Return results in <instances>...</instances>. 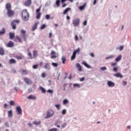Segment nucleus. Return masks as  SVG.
<instances>
[{
  "label": "nucleus",
  "mask_w": 131,
  "mask_h": 131,
  "mask_svg": "<svg viewBox=\"0 0 131 131\" xmlns=\"http://www.w3.org/2000/svg\"><path fill=\"white\" fill-rule=\"evenodd\" d=\"M84 7H85V4H84L83 6H80L79 7L80 10L82 11V10H83V9H84Z\"/></svg>",
  "instance_id": "nucleus-43"
},
{
  "label": "nucleus",
  "mask_w": 131,
  "mask_h": 131,
  "mask_svg": "<svg viewBox=\"0 0 131 131\" xmlns=\"http://www.w3.org/2000/svg\"><path fill=\"white\" fill-rule=\"evenodd\" d=\"M65 126H66V123H63V124L61 125L62 128H64V127H65Z\"/></svg>",
  "instance_id": "nucleus-54"
},
{
  "label": "nucleus",
  "mask_w": 131,
  "mask_h": 131,
  "mask_svg": "<svg viewBox=\"0 0 131 131\" xmlns=\"http://www.w3.org/2000/svg\"><path fill=\"white\" fill-rule=\"evenodd\" d=\"M80 51V49L78 48L77 50H74V51L73 53V55L71 58V60L72 61L76 58V54L77 53H79V51Z\"/></svg>",
  "instance_id": "nucleus-6"
},
{
  "label": "nucleus",
  "mask_w": 131,
  "mask_h": 131,
  "mask_svg": "<svg viewBox=\"0 0 131 131\" xmlns=\"http://www.w3.org/2000/svg\"><path fill=\"white\" fill-rule=\"evenodd\" d=\"M114 75L116 77H118L119 78H122L123 77V76L122 74H121L120 73H117L115 74Z\"/></svg>",
  "instance_id": "nucleus-18"
},
{
  "label": "nucleus",
  "mask_w": 131,
  "mask_h": 131,
  "mask_svg": "<svg viewBox=\"0 0 131 131\" xmlns=\"http://www.w3.org/2000/svg\"><path fill=\"white\" fill-rule=\"evenodd\" d=\"M19 72L21 73L22 75L25 74V75L28 74V71L26 70L21 69L19 70Z\"/></svg>",
  "instance_id": "nucleus-14"
},
{
  "label": "nucleus",
  "mask_w": 131,
  "mask_h": 131,
  "mask_svg": "<svg viewBox=\"0 0 131 131\" xmlns=\"http://www.w3.org/2000/svg\"><path fill=\"white\" fill-rule=\"evenodd\" d=\"M9 104L10 105V106H14L15 102H14V101L12 100L9 101Z\"/></svg>",
  "instance_id": "nucleus-35"
},
{
  "label": "nucleus",
  "mask_w": 131,
  "mask_h": 131,
  "mask_svg": "<svg viewBox=\"0 0 131 131\" xmlns=\"http://www.w3.org/2000/svg\"><path fill=\"white\" fill-rule=\"evenodd\" d=\"M76 68L78 69V71L81 72L82 71V68L81 67V66L79 63H76Z\"/></svg>",
  "instance_id": "nucleus-16"
},
{
  "label": "nucleus",
  "mask_w": 131,
  "mask_h": 131,
  "mask_svg": "<svg viewBox=\"0 0 131 131\" xmlns=\"http://www.w3.org/2000/svg\"><path fill=\"white\" fill-rule=\"evenodd\" d=\"M33 124H34V125H39V124H40V121H34Z\"/></svg>",
  "instance_id": "nucleus-33"
},
{
  "label": "nucleus",
  "mask_w": 131,
  "mask_h": 131,
  "mask_svg": "<svg viewBox=\"0 0 131 131\" xmlns=\"http://www.w3.org/2000/svg\"><path fill=\"white\" fill-rule=\"evenodd\" d=\"M29 13H28L27 9L23 10L21 11V17L23 21H28V19H29Z\"/></svg>",
  "instance_id": "nucleus-1"
},
{
  "label": "nucleus",
  "mask_w": 131,
  "mask_h": 131,
  "mask_svg": "<svg viewBox=\"0 0 131 131\" xmlns=\"http://www.w3.org/2000/svg\"><path fill=\"white\" fill-rule=\"evenodd\" d=\"M33 55L34 58H35L36 57H38V53L37 51H36V50L33 51Z\"/></svg>",
  "instance_id": "nucleus-20"
},
{
  "label": "nucleus",
  "mask_w": 131,
  "mask_h": 131,
  "mask_svg": "<svg viewBox=\"0 0 131 131\" xmlns=\"http://www.w3.org/2000/svg\"><path fill=\"white\" fill-rule=\"evenodd\" d=\"M73 86H74V88H80L79 84H77V83L74 84Z\"/></svg>",
  "instance_id": "nucleus-37"
},
{
  "label": "nucleus",
  "mask_w": 131,
  "mask_h": 131,
  "mask_svg": "<svg viewBox=\"0 0 131 131\" xmlns=\"http://www.w3.org/2000/svg\"><path fill=\"white\" fill-rule=\"evenodd\" d=\"M37 66H38V64L34 65V66H33V69H37Z\"/></svg>",
  "instance_id": "nucleus-50"
},
{
  "label": "nucleus",
  "mask_w": 131,
  "mask_h": 131,
  "mask_svg": "<svg viewBox=\"0 0 131 131\" xmlns=\"http://www.w3.org/2000/svg\"><path fill=\"white\" fill-rule=\"evenodd\" d=\"M14 45L15 44L14 43V42H13L12 41H9L7 45V47L8 48H13V47H14Z\"/></svg>",
  "instance_id": "nucleus-12"
},
{
  "label": "nucleus",
  "mask_w": 131,
  "mask_h": 131,
  "mask_svg": "<svg viewBox=\"0 0 131 131\" xmlns=\"http://www.w3.org/2000/svg\"><path fill=\"white\" fill-rule=\"evenodd\" d=\"M75 40H76V41H77V40H78V36H77V35H75Z\"/></svg>",
  "instance_id": "nucleus-47"
},
{
  "label": "nucleus",
  "mask_w": 131,
  "mask_h": 131,
  "mask_svg": "<svg viewBox=\"0 0 131 131\" xmlns=\"http://www.w3.org/2000/svg\"><path fill=\"white\" fill-rule=\"evenodd\" d=\"M16 111L17 112V115H20V114H22V109L19 106L16 107Z\"/></svg>",
  "instance_id": "nucleus-13"
},
{
  "label": "nucleus",
  "mask_w": 131,
  "mask_h": 131,
  "mask_svg": "<svg viewBox=\"0 0 131 131\" xmlns=\"http://www.w3.org/2000/svg\"><path fill=\"white\" fill-rule=\"evenodd\" d=\"M82 64L83 65H84V66L86 67V68H89V69L92 68V67H91V66H90V65H89L88 63H86V62H85V61H83V62H82Z\"/></svg>",
  "instance_id": "nucleus-22"
},
{
  "label": "nucleus",
  "mask_w": 131,
  "mask_h": 131,
  "mask_svg": "<svg viewBox=\"0 0 131 131\" xmlns=\"http://www.w3.org/2000/svg\"><path fill=\"white\" fill-rule=\"evenodd\" d=\"M40 89L43 94H46V91L45 88H42V86H40Z\"/></svg>",
  "instance_id": "nucleus-32"
},
{
  "label": "nucleus",
  "mask_w": 131,
  "mask_h": 131,
  "mask_svg": "<svg viewBox=\"0 0 131 131\" xmlns=\"http://www.w3.org/2000/svg\"><path fill=\"white\" fill-rule=\"evenodd\" d=\"M15 58H16V59H18V60H22V59H23L22 56H15Z\"/></svg>",
  "instance_id": "nucleus-38"
},
{
  "label": "nucleus",
  "mask_w": 131,
  "mask_h": 131,
  "mask_svg": "<svg viewBox=\"0 0 131 131\" xmlns=\"http://www.w3.org/2000/svg\"><path fill=\"white\" fill-rule=\"evenodd\" d=\"M7 107H8V104L7 103H5L4 108H5V109H7Z\"/></svg>",
  "instance_id": "nucleus-60"
},
{
  "label": "nucleus",
  "mask_w": 131,
  "mask_h": 131,
  "mask_svg": "<svg viewBox=\"0 0 131 131\" xmlns=\"http://www.w3.org/2000/svg\"><path fill=\"white\" fill-rule=\"evenodd\" d=\"M41 76L43 78H45V77H46V76H47V73H46L45 72L42 73Z\"/></svg>",
  "instance_id": "nucleus-42"
},
{
  "label": "nucleus",
  "mask_w": 131,
  "mask_h": 131,
  "mask_svg": "<svg viewBox=\"0 0 131 131\" xmlns=\"http://www.w3.org/2000/svg\"><path fill=\"white\" fill-rule=\"evenodd\" d=\"M28 55L30 57V59H32V54L30 51L28 53Z\"/></svg>",
  "instance_id": "nucleus-41"
},
{
  "label": "nucleus",
  "mask_w": 131,
  "mask_h": 131,
  "mask_svg": "<svg viewBox=\"0 0 131 131\" xmlns=\"http://www.w3.org/2000/svg\"><path fill=\"white\" fill-rule=\"evenodd\" d=\"M52 65L54 67H58L59 64H58V63L52 62Z\"/></svg>",
  "instance_id": "nucleus-34"
},
{
  "label": "nucleus",
  "mask_w": 131,
  "mask_h": 131,
  "mask_svg": "<svg viewBox=\"0 0 131 131\" xmlns=\"http://www.w3.org/2000/svg\"><path fill=\"white\" fill-rule=\"evenodd\" d=\"M20 23L19 20H14L12 22H11V25L12 27V29H16V24H19Z\"/></svg>",
  "instance_id": "nucleus-5"
},
{
  "label": "nucleus",
  "mask_w": 131,
  "mask_h": 131,
  "mask_svg": "<svg viewBox=\"0 0 131 131\" xmlns=\"http://www.w3.org/2000/svg\"><path fill=\"white\" fill-rule=\"evenodd\" d=\"M45 28H46V25H42L41 27H40V29H45Z\"/></svg>",
  "instance_id": "nucleus-48"
},
{
  "label": "nucleus",
  "mask_w": 131,
  "mask_h": 131,
  "mask_svg": "<svg viewBox=\"0 0 131 131\" xmlns=\"http://www.w3.org/2000/svg\"><path fill=\"white\" fill-rule=\"evenodd\" d=\"M45 69H50V63H47L45 66Z\"/></svg>",
  "instance_id": "nucleus-30"
},
{
  "label": "nucleus",
  "mask_w": 131,
  "mask_h": 131,
  "mask_svg": "<svg viewBox=\"0 0 131 131\" xmlns=\"http://www.w3.org/2000/svg\"><path fill=\"white\" fill-rule=\"evenodd\" d=\"M8 117H12V116H13V111L12 110L11 111H9L8 112Z\"/></svg>",
  "instance_id": "nucleus-26"
},
{
  "label": "nucleus",
  "mask_w": 131,
  "mask_h": 131,
  "mask_svg": "<svg viewBox=\"0 0 131 131\" xmlns=\"http://www.w3.org/2000/svg\"><path fill=\"white\" fill-rule=\"evenodd\" d=\"M28 100H36V97L32 95H30L28 97Z\"/></svg>",
  "instance_id": "nucleus-19"
},
{
  "label": "nucleus",
  "mask_w": 131,
  "mask_h": 131,
  "mask_svg": "<svg viewBox=\"0 0 131 131\" xmlns=\"http://www.w3.org/2000/svg\"><path fill=\"white\" fill-rule=\"evenodd\" d=\"M31 5V0H27L25 2V5L26 7H30Z\"/></svg>",
  "instance_id": "nucleus-17"
},
{
  "label": "nucleus",
  "mask_w": 131,
  "mask_h": 131,
  "mask_svg": "<svg viewBox=\"0 0 131 131\" xmlns=\"http://www.w3.org/2000/svg\"><path fill=\"white\" fill-rule=\"evenodd\" d=\"M70 10H71V8H66L63 12V15H66V14H67L68 13V12H69V11H70Z\"/></svg>",
  "instance_id": "nucleus-21"
},
{
  "label": "nucleus",
  "mask_w": 131,
  "mask_h": 131,
  "mask_svg": "<svg viewBox=\"0 0 131 131\" xmlns=\"http://www.w3.org/2000/svg\"><path fill=\"white\" fill-rule=\"evenodd\" d=\"M79 22H80V19L79 18H77L73 20V25L75 26V27H77L78 25H79Z\"/></svg>",
  "instance_id": "nucleus-4"
},
{
  "label": "nucleus",
  "mask_w": 131,
  "mask_h": 131,
  "mask_svg": "<svg viewBox=\"0 0 131 131\" xmlns=\"http://www.w3.org/2000/svg\"><path fill=\"white\" fill-rule=\"evenodd\" d=\"M107 85H108L110 88H113V86H115V83L111 81H108Z\"/></svg>",
  "instance_id": "nucleus-15"
},
{
  "label": "nucleus",
  "mask_w": 131,
  "mask_h": 131,
  "mask_svg": "<svg viewBox=\"0 0 131 131\" xmlns=\"http://www.w3.org/2000/svg\"><path fill=\"white\" fill-rule=\"evenodd\" d=\"M0 55H2V56L5 55V50L3 48H0Z\"/></svg>",
  "instance_id": "nucleus-29"
},
{
  "label": "nucleus",
  "mask_w": 131,
  "mask_h": 131,
  "mask_svg": "<svg viewBox=\"0 0 131 131\" xmlns=\"http://www.w3.org/2000/svg\"><path fill=\"white\" fill-rule=\"evenodd\" d=\"M53 35V34L52 33H50L49 34V38H51Z\"/></svg>",
  "instance_id": "nucleus-63"
},
{
  "label": "nucleus",
  "mask_w": 131,
  "mask_h": 131,
  "mask_svg": "<svg viewBox=\"0 0 131 131\" xmlns=\"http://www.w3.org/2000/svg\"><path fill=\"white\" fill-rule=\"evenodd\" d=\"M101 70H102V71H104L107 69V68L106 67H103L100 68Z\"/></svg>",
  "instance_id": "nucleus-45"
},
{
  "label": "nucleus",
  "mask_w": 131,
  "mask_h": 131,
  "mask_svg": "<svg viewBox=\"0 0 131 131\" xmlns=\"http://www.w3.org/2000/svg\"><path fill=\"white\" fill-rule=\"evenodd\" d=\"M61 113L63 115H65V114L66 113V110H62Z\"/></svg>",
  "instance_id": "nucleus-49"
},
{
  "label": "nucleus",
  "mask_w": 131,
  "mask_h": 131,
  "mask_svg": "<svg viewBox=\"0 0 131 131\" xmlns=\"http://www.w3.org/2000/svg\"><path fill=\"white\" fill-rule=\"evenodd\" d=\"M53 115H54V111H53V110H49L47 112L46 118H50V117H52Z\"/></svg>",
  "instance_id": "nucleus-8"
},
{
  "label": "nucleus",
  "mask_w": 131,
  "mask_h": 131,
  "mask_svg": "<svg viewBox=\"0 0 131 131\" xmlns=\"http://www.w3.org/2000/svg\"><path fill=\"white\" fill-rule=\"evenodd\" d=\"M55 106L57 108V110H59L61 107V105L60 104H56Z\"/></svg>",
  "instance_id": "nucleus-39"
},
{
  "label": "nucleus",
  "mask_w": 131,
  "mask_h": 131,
  "mask_svg": "<svg viewBox=\"0 0 131 131\" xmlns=\"http://www.w3.org/2000/svg\"><path fill=\"white\" fill-rule=\"evenodd\" d=\"M61 60H62V64H65V62L66 61V57L63 56L61 58Z\"/></svg>",
  "instance_id": "nucleus-31"
},
{
  "label": "nucleus",
  "mask_w": 131,
  "mask_h": 131,
  "mask_svg": "<svg viewBox=\"0 0 131 131\" xmlns=\"http://www.w3.org/2000/svg\"><path fill=\"white\" fill-rule=\"evenodd\" d=\"M24 80L27 84H32V81L30 80V79L27 78V77H25L24 78Z\"/></svg>",
  "instance_id": "nucleus-9"
},
{
  "label": "nucleus",
  "mask_w": 131,
  "mask_h": 131,
  "mask_svg": "<svg viewBox=\"0 0 131 131\" xmlns=\"http://www.w3.org/2000/svg\"><path fill=\"white\" fill-rule=\"evenodd\" d=\"M127 84V83L126 82V81H123V84L124 85H126Z\"/></svg>",
  "instance_id": "nucleus-58"
},
{
  "label": "nucleus",
  "mask_w": 131,
  "mask_h": 131,
  "mask_svg": "<svg viewBox=\"0 0 131 131\" xmlns=\"http://www.w3.org/2000/svg\"><path fill=\"white\" fill-rule=\"evenodd\" d=\"M9 36H10V39H13V38H14V37H15V33L10 32L9 33Z\"/></svg>",
  "instance_id": "nucleus-23"
},
{
  "label": "nucleus",
  "mask_w": 131,
  "mask_h": 131,
  "mask_svg": "<svg viewBox=\"0 0 131 131\" xmlns=\"http://www.w3.org/2000/svg\"><path fill=\"white\" fill-rule=\"evenodd\" d=\"M5 126H6L7 127H9V123L6 122L5 123Z\"/></svg>",
  "instance_id": "nucleus-57"
},
{
  "label": "nucleus",
  "mask_w": 131,
  "mask_h": 131,
  "mask_svg": "<svg viewBox=\"0 0 131 131\" xmlns=\"http://www.w3.org/2000/svg\"><path fill=\"white\" fill-rule=\"evenodd\" d=\"M87 23H88V21L84 20V23L83 24V26H86Z\"/></svg>",
  "instance_id": "nucleus-55"
},
{
  "label": "nucleus",
  "mask_w": 131,
  "mask_h": 131,
  "mask_svg": "<svg viewBox=\"0 0 131 131\" xmlns=\"http://www.w3.org/2000/svg\"><path fill=\"white\" fill-rule=\"evenodd\" d=\"M90 56H91L92 58H94V57H95V54H94V53H91Z\"/></svg>",
  "instance_id": "nucleus-62"
},
{
  "label": "nucleus",
  "mask_w": 131,
  "mask_h": 131,
  "mask_svg": "<svg viewBox=\"0 0 131 131\" xmlns=\"http://www.w3.org/2000/svg\"><path fill=\"white\" fill-rule=\"evenodd\" d=\"M40 9H41V7H40L39 8L36 9V19H40V17H41V13L39 12H40Z\"/></svg>",
  "instance_id": "nucleus-7"
},
{
  "label": "nucleus",
  "mask_w": 131,
  "mask_h": 131,
  "mask_svg": "<svg viewBox=\"0 0 131 131\" xmlns=\"http://www.w3.org/2000/svg\"><path fill=\"white\" fill-rule=\"evenodd\" d=\"M9 63L10 64H16V60L12 58L9 60Z\"/></svg>",
  "instance_id": "nucleus-24"
},
{
  "label": "nucleus",
  "mask_w": 131,
  "mask_h": 131,
  "mask_svg": "<svg viewBox=\"0 0 131 131\" xmlns=\"http://www.w3.org/2000/svg\"><path fill=\"white\" fill-rule=\"evenodd\" d=\"M6 33V29L3 28L1 31H0V35H3Z\"/></svg>",
  "instance_id": "nucleus-25"
},
{
  "label": "nucleus",
  "mask_w": 131,
  "mask_h": 131,
  "mask_svg": "<svg viewBox=\"0 0 131 131\" xmlns=\"http://www.w3.org/2000/svg\"><path fill=\"white\" fill-rule=\"evenodd\" d=\"M67 20H70V16H69V15L67 16Z\"/></svg>",
  "instance_id": "nucleus-64"
},
{
  "label": "nucleus",
  "mask_w": 131,
  "mask_h": 131,
  "mask_svg": "<svg viewBox=\"0 0 131 131\" xmlns=\"http://www.w3.org/2000/svg\"><path fill=\"white\" fill-rule=\"evenodd\" d=\"M84 79H85L84 77H82L80 78L79 80L80 81H84Z\"/></svg>",
  "instance_id": "nucleus-56"
},
{
  "label": "nucleus",
  "mask_w": 131,
  "mask_h": 131,
  "mask_svg": "<svg viewBox=\"0 0 131 131\" xmlns=\"http://www.w3.org/2000/svg\"><path fill=\"white\" fill-rule=\"evenodd\" d=\"M67 6V4H63L62 5V8H65Z\"/></svg>",
  "instance_id": "nucleus-59"
},
{
  "label": "nucleus",
  "mask_w": 131,
  "mask_h": 131,
  "mask_svg": "<svg viewBox=\"0 0 131 131\" xmlns=\"http://www.w3.org/2000/svg\"><path fill=\"white\" fill-rule=\"evenodd\" d=\"M67 103H68V100L67 99H64L63 101V103L66 104Z\"/></svg>",
  "instance_id": "nucleus-46"
},
{
  "label": "nucleus",
  "mask_w": 131,
  "mask_h": 131,
  "mask_svg": "<svg viewBox=\"0 0 131 131\" xmlns=\"http://www.w3.org/2000/svg\"><path fill=\"white\" fill-rule=\"evenodd\" d=\"M122 58V56L121 55H119L116 58V59H115L116 62H119V61H120V60H121Z\"/></svg>",
  "instance_id": "nucleus-28"
},
{
  "label": "nucleus",
  "mask_w": 131,
  "mask_h": 131,
  "mask_svg": "<svg viewBox=\"0 0 131 131\" xmlns=\"http://www.w3.org/2000/svg\"><path fill=\"white\" fill-rule=\"evenodd\" d=\"M114 57V56H113V55H110V56H107L106 58V59H107V60H108V59H112V58H113Z\"/></svg>",
  "instance_id": "nucleus-44"
},
{
  "label": "nucleus",
  "mask_w": 131,
  "mask_h": 131,
  "mask_svg": "<svg viewBox=\"0 0 131 131\" xmlns=\"http://www.w3.org/2000/svg\"><path fill=\"white\" fill-rule=\"evenodd\" d=\"M57 7H60V0H57L56 2Z\"/></svg>",
  "instance_id": "nucleus-36"
},
{
  "label": "nucleus",
  "mask_w": 131,
  "mask_h": 131,
  "mask_svg": "<svg viewBox=\"0 0 131 131\" xmlns=\"http://www.w3.org/2000/svg\"><path fill=\"white\" fill-rule=\"evenodd\" d=\"M124 48V47L123 46H120L119 48V49L120 50V51H122V50H123V48Z\"/></svg>",
  "instance_id": "nucleus-52"
},
{
  "label": "nucleus",
  "mask_w": 131,
  "mask_h": 131,
  "mask_svg": "<svg viewBox=\"0 0 131 131\" xmlns=\"http://www.w3.org/2000/svg\"><path fill=\"white\" fill-rule=\"evenodd\" d=\"M21 38H23L24 41H27V37L26 36V31L21 30L20 31Z\"/></svg>",
  "instance_id": "nucleus-3"
},
{
  "label": "nucleus",
  "mask_w": 131,
  "mask_h": 131,
  "mask_svg": "<svg viewBox=\"0 0 131 131\" xmlns=\"http://www.w3.org/2000/svg\"><path fill=\"white\" fill-rule=\"evenodd\" d=\"M6 9L7 10V14L9 17H12L14 16V14L15 12L14 11L12 10L11 9L12 7L11 6V4L10 3H7L6 5Z\"/></svg>",
  "instance_id": "nucleus-2"
},
{
  "label": "nucleus",
  "mask_w": 131,
  "mask_h": 131,
  "mask_svg": "<svg viewBox=\"0 0 131 131\" xmlns=\"http://www.w3.org/2000/svg\"><path fill=\"white\" fill-rule=\"evenodd\" d=\"M113 71H114V72H117V71H118V67L114 68Z\"/></svg>",
  "instance_id": "nucleus-40"
},
{
  "label": "nucleus",
  "mask_w": 131,
  "mask_h": 131,
  "mask_svg": "<svg viewBox=\"0 0 131 131\" xmlns=\"http://www.w3.org/2000/svg\"><path fill=\"white\" fill-rule=\"evenodd\" d=\"M117 63H116V62H114V63H112V66H116V64H117Z\"/></svg>",
  "instance_id": "nucleus-61"
},
{
  "label": "nucleus",
  "mask_w": 131,
  "mask_h": 131,
  "mask_svg": "<svg viewBox=\"0 0 131 131\" xmlns=\"http://www.w3.org/2000/svg\"><path fill=\"white\" fill-rule=\"evenodd\" d=\"M46 18L47 19V20H49V19H50V15L49 14H47L46 15Z\"/></svg>",
  "instance_id": "nucleus-51"
},
{
  "label": "nucleus",
  "mask_w": 131,
  "mask_h": 131,
  "mask_svg": "<svg viewBox=\"0 0 131 131\" xmlns=\"http://www.w3.org/2000/svg\"><path fill=\"white\" fill-rule=\"evenodd\" d=\"M14 41H15L16 42H22V39L21 38V37H20V36H16L14 39Z\"/></svg>",
  "instance_id": "nucleus-11"
},
{
  "label": "nucleus",
  "mask_w": 131,
  "mask_h": 131,
  "mask_svg": "<svg viewBox=\"0 0 131 131\" xmlns=\"http://www.w3.org/2000/svg\"><path fill=\"white\" fill-rule=\"evenodd\" d=\"M48 93H49L50 94H53V90H48L47 91Z\"/></svg>",
  "instance_id": "nucleus-53"
},
{
  "label": "nucleus",
  "mask_w": 131,
  "mask_h": 131,
  "mask_svg": "<svg viewBox=\"0 0 131 131\" xmlns=\"http://www.w3.org/2000/svg\"><path fill=\"white\" fill-rule=\"evenodd\" d=\"M50 55H51V59H55L57 58V55H56V52H55L53 50L51 51Z\"/></svg>",
  "instance_id": "nucleus-10"
},
{
  "label": "nucleus",
  "mask_w": 131,
  "mask_h": 131,
  "mask_svg": "<svg viewBox=\"0 0 131 131\" xmlns=\"http://www.w3.org/2000/svg\"><path fill=\"white\" fill-rule=\"evenodd\" d=\"M37 23H35L34 25L33 26V28L32 29V31H34V30H36V29H37Z\"/></svg>",
  "instance_id": "nucleus-27"
}]
</instances>
